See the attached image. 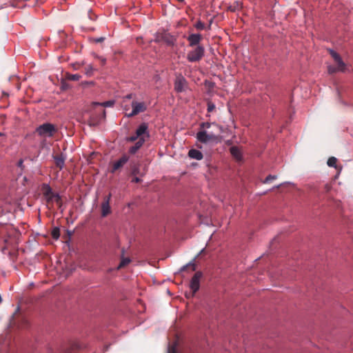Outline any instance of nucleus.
Here are the masks:
<instances>
[{
	"label": "nucleus",
	"instance_id": "1",
	"mask_svg": "<svg viewBox=\"0 0 353 353\" xmlns=\"http://www.w3.org/2000/svg\"><path fill=\"white\" fill-rule=\"evenodd\" d=\"M41 190L48 205H52V203L55 202L59 208L61 207V197L59 194L53 192L52 188L48 184L43 183L42 185Z\"/></svg>",
	"mask_w": 353,
	"mask_h": 353
},
{
	"label": "nucleus",
	"instance_id": "2",
	"mask_svg": "<svg viewBox=\"0 0 353 353\" xmlns=\"http://www.w3.org/2000/svg\"><path fill=\"white\" fill-rule=\"evenodd\" d=\"M330 54L335 62V65H328V73L332 74L338 72H345L346 65L342 60L341 56L332 50H330Z\"/></svg>",
	"mask_w": 353,
	"mask_h": 353
},
{
	"label": "nucleus",
	"instance_id": "3",
	"mask_svg": "<svg viewBox=\"0 0 353 353\" xmlns=\"http://www.w3.org/2000/svg\"><path fill=\"white\" fill-rule=\"evenodd\" d=\"M57 132V128L54 124L44 123L36 128V132L41 137H52Z\"/></svg>",
	"mask_w": 353,
	"mask_h": 353
},
{
	"label": "nucleus",
	"instance_id": "4",
	"mask_svg": "<svg viewBox=\"0 0 353 353\" xmlns=\"http://www.w3.org/2000/svg\"><path fill=\"white\" fill-rule=\"evenodd\" d=\"M154 41L157 43H164L168 46H173L175 41V37L171 35L168 31L163 30L156 33Z\"/></svg>",
	"mask_w": 353,
	"mask_h": 353
},
{
	"label": "nucleus",
	"instance_id": "5",
	"mask_svg": "<svg viewBox=\"0 0 353 353\" xmlns=\"http://www.w3.org/2000/svg\"><path fill=\"white\" fill-rule=\"evenodd\" d=\"M205 50L203 46H196V48L188 53L187 59L190 62L199 61L204 56Z\"/></svg>",
	"mask_w": 353,
	"mask_h": 353
},
{
	"label": "nucleus",
	"instance_id": "6",
	"mask_svg": "<svg viewBox=\"0 0 353 353\" xmlns=\"http://www.w3.org/2000/svg\"><path fill=\"white\" fill-rule=\"evenodd\" d=\"M147 130L148 125L145 123L141 124L137 129L135 134L127 138V141L134 142L143 137H148Z\"/></svg>",
	"mask_w": 353,
	"mask_h": 353
},
{
	"label": "nucleus",
	"instance_id": "7",
	"mask_svg": "<svg viewBox=\"0 0 353 353\" xmlns=\"http://www.w3.org/2000/svg\"><path fill=\"white\" fill-rule=\"evenodd\" d=\"M105 119V111L101 110V112L99 114H92L88 121V123L90 126L96 127L98 126L102 120Z\"/></svg>",
	"mask_w": 353,
	"mask_h": 353
},
{
	"label": "nucleus",
	"instance_id": "8",
	"mask_svg": "<svg viewBox=\"0 0 353 353\" xmlns=\"http://www.w3.org/2000/svg\"><path fill=\"white\" fill-rule=\"evenodd\" d=\"M132 110L128 114V117H134L146 110V105L143 102H137L133 101L132 102Z\"/></svg>",
	"mask_w": 353,
	"mask_h": 353
},
{
	"label": "nucleus",
	"instance_id": "9",
	"mask_svg": "<svg viewBox=\"0 0 353 353\" xmlns=\"http://www.w3.org/2000/svg\"><path fill=\"white\" fill-rule=\"evenodd\" d=\"M196 139L201 143H208L217 139V137L213 134H208L206 131L201 130L196 134Z\"/></svg>",
	"mask_w": 353,
	"mask_h": 353
},
{
	"label": "nucleus",
	"instance_id": "10",
	"mask_svg": "<svg viewBox=\"0 0 353 353\" xmlns=\"http://www.w3.org/2000/svg\"><path fill=\"white\" fill-rule=\"evenodd\" d=\"M202 273L201 272H196L191 279L190 287L193 294L196 293L199 289V282Z\"/></svg>",
	"mask_w": 353,
	"mask_h": 353
},
{
	"label": "nucleus",
	"instance_id": "11",
	"mask_svg": "<svg viewBox=\"0 0 353 353\" xmlns=\"http://www.w3.org/2000/svg\"><path fill=\"white\" fill-rule=\"evenodd\" d=\"M110 199L111 194H109L104 198L103 201L101 203V216L103 217H105L111 212L110 206Z\"/></svg>",
	"mask_w": 353,
	"mask_h": 353
},
{
	"label": "nucleus",
	"instance_id": "12",
	"mask_svg": "<svg viewBox=\"0 0 353 353\" xmlns=\"http://www.w3.org/2000/svg\"><path fill=\"white\" fill-rule=\"evenodd\" d=\"M129 158L126 155H123L118 161H115L112 164L110 172L112 173L115 172L118 170L121 169L128 161Z\"/></svg>",
	"mask_w": 353,
	"mask_h": 353
},
{
	"label": "nucleus",
	"instance_id": "13",
	"mask_svg": "<svg viewBox=\"0 0 353 353\" xmlns=\"http://www.w3.org/2000/svg\"><path fill=\"white\" fill-rule=\"evenodd\" d=\"M55 165L59 170H61L65 164V157L63 154L53 156Z\"/></svg>",
	"mask_w": 353,
	"mask_h": 353
},
{
	"label": "nucleus",
	"instance_id": "14",
	"mask_svg": "<svg viewBox=\"0 0 353 353\" xmlns=\"http://www.w3.org/2000/svg\"><path fill=\"white\" fill-rule=\"evenodd\" d=\"M201 39V36L199 34H192L188 38L190 46H198Z\"/></svg>",
	"mask_w": 353,
	"mask_h": 353
},
{
	"label": "nucleus",
	"instance_id": "15",
	"mask_svg": "<svg viewBox=\"0 0 353 353\" xmlns=\"http://www.w3.org/2000/svg\"><path fill=\"white\" fill-rule=\"evenodd\" d=\"M188 88L186 80L181 76H178V92L185 90Z\"/></svg>",
	"mask_w": 353,
	"mask_h": 353
},
{
	"label": "nucleus",
	"instance_id": "16",
	"mask_svg": "<svg viewBox=\"0 0 353 353\" xmlns=\"http://www.w3.org/2000/svg\"><path fill=\"white\" fill-rule=\"evenodd\" d=\"M230 150L234 158H235L237 161L241 160L242 155L239 148L236 146H232L230 148Z\"/></svg>",
	"mask_w": 353,
	"mask_h": 353
},
{
	"label": "nucleus",
	"instance_id": "17",
	"mask_svg": "<svg viewBox=\"0 0 353 353\" xmlns=\"http://www.w3.org/2000/svg\"><path fill=\"white\" fill-rule=\"evenodd\" d=\"M188 156L191 159H194L196 160H201L203 159V154L198 150L191 149L188 152Z\"/></svg>",
	"mask_w": 353,
	"mask_h": 353
},
{
	"label": "nucleus",
	"instance_id": "18",
	"mask_svg": "<svg viewBox=\"0 0 353 353\" xmlns=\"http://www.w3.org/2000/svg\"><path fill=\"white\" fill-rule=\"evenodd\" d=\"M81 75L78 74H66V79L69 80V81H79L80 79H81Z\"/></svg>",
	"mask_w": 353,
	"mask_h": 353
},
{
	"label": "nucleus",
	"instance_id": "19",
	"mask_svg": "<svg viewBox=\"0 0 353 353\" xmlns=\"http://www.w3.org/2000/svg\"><path fill=\"white\" fill-rule=\"evenodd\" d=\"M168 353H176V339H174L172 345L168 348Z\"/></svg>",
	"mask_w": 353,
	"mask_h": 353
},
{
	"label": "nucleus",
	"instance_id": "20",
	"mask_svg": "<svg viewBox=\"0 0 353 353\" xmlns=\"http://www.w3.org/2000/svg\"><path fill=\"white\" fill-rule=\"evenodd\" d=\"M85 70V73L87 76H92L93 74V72H94V68L92 67V65H88L85 67L84 68Z\"/></svg>",
	"mask_w": 353,
	"mask_h": 353
},
{
	"label": "nucleus",
	"instance_id": "21",
	"mask_svg": "<svg viewBox=\"0 0 353 353\" xmlns=\"http://www.w3.org/2000/svg\"><path fill=\"white\" fill-rule=\"evenodd\" d=\"M336 162H337L336 158L332 157L328 159L327 163V165L330 167L336 168Z\"/></svg>",
	"mask_w": 353,
	"mask_h": 353
},
{
	"label": "nucleus",
	"instance_id": "22",
	"mask_svg": "<svg viewBox=\"0 0 353 353\" xmlns=\"http://www.w3.org/2000/svg\"><path fill=\"white\" fill-rule=\"evenodd\" d=\"M51 235L54 239H58L60 236V230L59 228H54L52 230Z\"/></svg>",
	"mask_w": 353,
	"mask_h": 353
},
{
	"label": "nucleus",
	"instance_id": "23",
	"mask_svg": "<svg viewBox=\"0 0 353 353\" xmlns=\"http://www.w3.org/2000/svg\"><path fill=\"white\" fill-rule=\"evenodd\" d=\"M130 262V259L129 258H123L118 266V269L124 268Z\"/></svg>",
	"mask_w": 353,
	"mask_h": 353
},
{
	"label": "nucleus",
	"instance_id": "24",
	"mask_svg": "<svg viewBox=\"0 0 353 353\" xmlns=\"http://www.w3.org/2000/svg\"><path fill=\"white\" fill-rule=\"evenodd\" d=\"M94 105H100V106H105V107H111L114 105V101H108L104 103H94Z\"/></svg>",
	"mask_w": 353,
	"mask_h": 353
},
{
	"label": "nucleus",
	"instance_id": "25",
	"mask_svg": "<svg viewBox=\"0 0 353 353\" xmlns=\"http://www.w3.org/2000/svg\"><path fill=\"white\" fill-rule=\"evenodd\" d=\"M145 137H143L136 141L134 145H136L138 150H139L142 147L143 144L145 141Z\"/></svg>",
	"mask_w": 353,
	"mask_h": 353
},
{
	"label": "nucleus",
	"instance_id": "26",
	"mask_svg": "<svg viewBox=\"0 0 353 353\" xmlns=\"http://www.w3.org/2000/svg\"><path fill=\"white\" fill-rule=\"evenodd\" d=\"M145 137H143L136 141L134 145H136L138 150H139L142 147L143 144L145 141Z\"/></svg>",
	"mask_w": 353,
	"mask_h": 353
},
{
	"label": "nucleus",
	"instance_id": "27",
	"mask_svg": "<svg viewBox=\"0 0 353 353\" xmlns=\"http://www.w3.org/2000/svg\"><path fill=\"white\" fill-rule=\"evenodd\" d=\"M185 269L190 270L191 271H194L196 269L194 263H189L186 266H184L181 269V271H183Z\"/></svg>",
	"mask_w": 353,
	"mask_h": 353
},
{
	"label": "nucleus",
	"instance_id": "28",
	"mask_svg": "<svg viewBox=\"0 0 353 353\" xmlns=\"http://www.w3.org/2000/svg\"><path fill=\"white\" fill-rule=\"evenodd\" d=\"M215 108H216V106L212 102L209 101L208 103V112H213L215 110Z\"/></svg>",
	"mask_w": 353,
	"mask_h": 353
},
{
	"label": "nucleus",
	"instance_id": "29",
	"mask_svg": "<svg viewBox=\"0 0 353 353\" xmlns=\"http://www.w3.org/2000/svg\"><path fill=\"white\" fill-rule=\"evenodd\" d=\"M276 179V175H268L265 181H263V183H269L270 181H272V180H274Z\"/></svg>",
	"mask_w": 353,
	"mask_h": 353
},
{
	"label": "nucleus",
	"instance_id": "30",
	"mask_svg": "<svg viewBox=\"0 0 353 353\" xmlns=\"http://www.w3.org/2000/svg\"><path fill=\"white\" fill-rule=\"evenodd\" d=\"M195 27L196 28V29L198 30H203L204 28H205V25L203 23H202L201 21H198L196 25H195Z\"/></svg>",
	"mask_w": 353,
	"mask_h": 353
},
{
	"label": "nucleus",
	"instance_id": "31",
	"mask_svg": "<svg viewBox=\"0 0 353 353\" xmlns=\"http://www.w3.org/2000/svg\"><path fill=\"white\" fill-rule=\"evenodd\" d=\"M138 149L137 148L136 145H134L129 149V152L132 154H135L137 152Z\"/></svg>",
	"mask_w": 353,
	"mask_h": 353
},
{
	"label": "nucleus",
	"instance_id": "32",
	"mask_svg": "<svg viewBox=\"0 0 353 353\" xmlns=\"http://www.w3.org/2000/svg\"><path fill=\"white\" fill-rule=\"evenodd\" d=\"M201 127L202 128H209L210 127V123H208V122H206V123H202L201 124Z\"/></svg>",
	"mask_w": 353,
	"mask_h": 353
},
{
	"label": "nucleus",
	"instance_id": "33",
	"mask_svg": "<svg viewBox=\"0 0 353 353\" xmlns=\"http://www.w3.org/2000/svg\"><path fill=\"white\" fill-rule=\"evenodd\" d=\"M132 183H139V182H141V179L137 176H135V177L132 178Z\"/></svg>",
	"mask_w": 353,
	"mask_h": 353
},
{
	"label": "nucleus",
	"instance_id": "34",
	"mask_svg": "<svg viewBox=\"0 0 353 353\" xmlns=\"http://www.w3.org/2000/svg\"><path fill=\"white\" fill-rule=\"evenodd\" d=\"M324 189H325V190L326 192H329L330 190V189H331V186L330 185H328V184H325L324 185Z\"/></svg>",
	"mask_w": 353,
	"mask_h": 353
},
{
	"label": "nucleus",
	"instance_id": "35",
	"mask_svg": "<svg viewBox=\"0 0 353 353\" xmlns=\"http://www.w3.org/2000/svg\"><path fill=\"white\" fill-rule=\"evenodd\" d=\"M99 59H100L101 63L102 65H104L105 63L106 59L105 58L101 57V58H99Z\"/></svg>",
	"mask_w": 353,
	"mask_h": 353
},
{
	"label": "nucleus",
	"instance_id": "36",
	"mask_svg": "<svg viewBox=\"0 0 353 353\" xmlns=\"http://www.w3.org/2000/svg\"><path fill=\"white\" fill-rule=\"evenodd\" d=\"M23 161L22 159H20L18 162V166L20 168H22L23 165Z\"/></svg>",
	"mask_w": 353,
	"mask_h": 353
},
{
	"label": "nucleus",
	"instance_id": "37",
	"mask_svg": "<svg viewBox=\"0 0 353 353\" xmlns=\"http://www.w3.org/2000/svg\"><path fill=\"white\" fill-rule=\"evenodd\" d=\"M132 97V94H129L126 95L124 98L125 99H130Z\"/></svg>",
	"mask_w": 353,
	"mask_h": 353
},
{
	"label": "nucleus",
	"instance_id": "38",
	"mask_svg": "<svg viewBox=\"0 0 353 353\" xmlns=\"http://www.w3.org/2000/svg\"><path fill=\"white\" fill-rule=\"evenodd\" d=\"M103 40H104L103 37H100V38L97 39V42H102Z\"/></svg>",
	"mask_w": 353,
	"mask_h": 353
},
{
	"label": "nucleus",
	"instance_id": "39",
	"mask_svg": "<svg viewBox=\"0 0 353 353\" xmlns=\"http://www.w3.org/2000/svg\"><path fill=\"white\" fill-rule=\"evenodd\" d=\"M174 89H176V79L174 80Z\"/></svg>",
	"mask_w": 353,
	"mask_h": 353
},
{
	"label": "nucleus",
	"instance_id": "40",
	"mask_svg": "<svg viewBox=\"0 0 353 353\" xmlns=\"http://www.w3.org/2000/svg\"><path fill=\"white\" fill-rule=\"evenodd\" d=\"M175 336H176V334H175V333H174V334H173V337L174 338Z\"/></svg>",
	"mask_w": 353,
	"mask_h": 353
},
{
	"label": "nucleus",
	"instance_id": "41",
	"mask_svg": "<svg viewBox=\"0 0 353 353\" xmlns=\"http://www.w3.org/2000/svg\"><path fill=\"white\" fill-rule=\"evenodd\" d=\"M281 185H277L276 188H279Z\"/></svg>",
	"mask_w": 353,
	"mask_h": 353
},
{
	"label": "nucleus",
	"instance_id": "42",
	"mask_svg": "<svg viewBox=\"0 0 353 353\" xmlns=\"http://www.w3.org/2000/svg\"><path fill=\"white\" fill-rule=\"evenodd\" d=\"M183 0H178V1H183Z\"/></svg>",
	"mask_w": 353,
	"mask_h": 353
},
{
	"label": "nucleus",
	"instance_id": "43",
	"mask_svg": "<svg viewBox=\"0 0 353 353\" xmlns=\"http://www.w3.org/2000/svg\"><path fill=\"white\" fill-rule=\"evenodd\" d=\"M1 135V133H0V136Z\"/></svg>",
	"mask_w": 353,
	"mask_h": 353
}]
</instances>
